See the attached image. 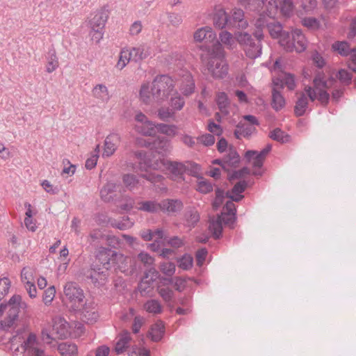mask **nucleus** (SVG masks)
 <instances>
[{"mask_svg":"<svg viewBox=\"0 0 356 356\" xmlns=\"http://www.w3.org/2000/svg\"><path fill=\"white\" fill-rule=\"evenodd\" d=\"M337 76L342 83L346 86L350 84L353 79L352 74L344 69L340 70Z\"/></svg>","mask_w":356,"mask_h":356,"instance_id":"nucleus-63","label":"nucleus"},{"mask_svg":"<svg viewBox=\"0 0 356 356\" xmlns=\"http://www.w3.org/2000/svg\"><path fill=\"white\" fill-rule=\"evenodd\" d=\"M64 294L66 298L72 304V307L74 311L83 302L85 296L83 291L79 284L74 282L66 283L64 286Z\"/></svg>","mask_w":356,"mask_h":356,"instance_id":"nucleus-10","label":"nucleus"},{"mask_svg":"<svg viewBox=\"0 0 356 356\" xmlns=\"http://www.w3.org/2000/svg\"><path fill=\"white\" fill-rule=\"evenodd\" d=\"M175 83L167 74L157 75L153 80L152 86V99L158 103L167 100L175 90Z\"/></svg>","mask_w":356,"mask_h":356,"instance_id":"nucleus-8","label":"nucleus"},{"mask_svg":"<svg viewBox=\"0 0 356 356\" xmlns=\"http://www.w3.org/2000/svg\"><path fill=\"white\" fill-rule=\"evenodd\" d=\"M120 141V136L118 134L112 133L109 134L104 140L103 156L109 157L113 155L116 151Z\"/></svg>","mask_w":356,"mask_h":356,"instance_id":"nucleus-21","label":"nucleus"},{"mask_svg":"<svg viewBox=\"0 0 356 356\" xmlns=\"http://www.w3.org/2000/svg\"><path fill=\"white\" fill-rule=\"evenodd\" d=\"M269 137L273 140L278 141L281 143H286L289 141V136L279 128H276L270 131Z\"/></svg>","mask_w":356,"mask_h":356,"instance_id":"nucleus-48","label":"nucleus"},{"mask_svg":"<svg viewBox=\"0 0 356 356\" xmlns=\"http://www.w3.org/2000/svg\"><path fill=\"white\" fill-rule=\"evenodd\" d=\"M110 269H106L104 266L99 264H96L94 268L91 269L88 278L96 286H102L104 285L109 275Z\"/></svg>","mask_w":356,"mask_h":356,"instance_id":"nucleus-12","label":"nucleus"},{"mask_svg":"<svg viewBox=\"0 0 356 356\" xmlns=\"http://www.w3.org/2000/svg\"><path fill=\"white\" fill-rule=\"evenodd\" d=\"M143 309L147 312L153 315L160 314L163 312V307L158 300L150 299L143 305Z\"/></svg>","mask_w":356,"mask_h":356,"instance_id":"nucleus-33","label":"nucleus"},{"mask_svg":"<svg viewBox=\"0 0 356 356\" xmlns=\"http://www.w3.org/2000/svg\"><path fill=\"white\" fill-rule=\"evenodd\" d=\"M216 103L222 115H227L229 114L228 107L229 105V101L225 92H220L217 94Z\"/></svg>","mask_w":356,"mask_h":356,"instance_id":"nucleus-34","label":"nucleus"},{"mask_svg":"<svg viewBox=\"0 0 356 356\" xmlns=\"http://www.w3.org/2000/svg\"><path fill=\"white\" fill-rule=\"evenodd\" d=\"M218 218L221 221V223L233 228L234 224L236 221V215L228 214L226 212H222L218 216Z\"/></svg>","mask_w":356,"mask_h":356,"instance_id":"nucleus-58","label":"nucleus"},{"mask_svg":"<svg viewBox=\"0 0 356 356\" xmlns=\"http://www.w3.org/2000/svg\"><path fill=\"white\" fill-rule=\"evenodd\" d=\"M47 72L51 73L58 67V60L54 49L49 51L47 56Z\"/></svg>","mask_w":356,"mask_h":356,"instance_id":"nucleus-41","label":"nucleus"},{"mask_svg":"<svg viewBox=\"0 0 356 356\" xmlns=\"http://www.w3.org/2000/svg\"><path fill=\"white\" fill-rule=\"evenodd\" d=\"M271 149L272 145L267 144L266 147L264 149H262L260 152H257L255 150H248L245 154V157L248 161H250L252 158L254 156V154H258L265 160L266 156L269 154Z\"/></svg>","mask_w":356,"mask_h":356,"instance_id":"nucleus-49","label":"nucleus"},{"mask_svg":"<svg viewBox=\"0 0 356 356\" xmlns=\"http://www.w3.org/2000/svg\"><path fill=\"white\" fill-rule=\"evenodd\" d=\"M177 264L180 268L188 270L193 267V258L191 254H185L177 260Z\"/></svg>","mask_w":356,"mask_h":356,"instance_id":"nucleus-50","label":"nucleus"},{"mask_svg":"<svg viewBox=\"0 0 356 356\" xmlns=\"http://www.w3.org/2000/svg\"><path fill=\"white\" fill-rule=\"evenodd\" d=\"M248 26L244 17V12L241 8H234L229 15L228 28L246 29Z\"/></svg>","mask_w":356,"mask_h":356,"instance_id":"nucleus-15","label":"nucleus"},{"mask_svg":"<svg viewBox=\"0 0 356 356\" xmlns=\"http://www.w3.org/2000/svg\"><path fill=\"white\" fill-rule=\"evenodd\" d=\"M122 181L125 186L129 190L132 191L137 188L139 184V180L137 177L132 174H125L122 177Z\"/></svg>","mask_w":356,"mask_h":356,"instance_id":"nucleus-47","label":"nucleus"},{"mask_svg":"<svg viewBox=\"0 0 356 356\" xmlns=\"http://www.w3.org/2000/svg\"><path fill=\"white\" fill-rule=\"evenodd\" d=\"M11 282L8 277L0 279V300H1L8 293Z\"/></svg>","mask_w":356,"mask_h":356,"instance_id":"nucleus-61","label":"nucleus"},{"mask_svg":"<svg viewBox=\"0 0 356 356\" xmlns=\"http://www.w3.org/2000/svg\"><path fill=\"white\" fill-rule=\"evenodd\" d=\"M184 225L188 227H194L200 220L198 212L195 209L188 210L184 214Z\"/></svg>","mask_w":356,"mask_h":356,"instance_id":"nucleus-39","label":"nucleus"},{"mask_svg":"<svg viewBox=\"0 0 356 356\" xmlns=\"http://www.w3.org/2000/svg\"><path fill=\"white\" fill-rule=\"evenodd\" d=\"M21 355L24 353L26 356H42L43 350L39 347V343L35 334L30 333L21 346Z\"/></svg>","mask_w":356,"mask_h":356,"instance_id":"nucleus-11","label":"nucleus"},{"mask_svg":"<svg viewBox=\"0 0 356 356\" xmlns=\"http://www.w3.org/2000/svg\"><path fill=\"white\" fill-rule=\"evenodd\" d=\"M165 327L162 321L155 323L151 328L150 335L154 341H160L164 334Z\"/></svg>","mask_w":356,"mask_h":356,"instance_id":"nucleus-40","label":"nucleus"},{"mask_svg":"<svg viewBox=\"0 0 356 356\" xmlns=\"http://www.w3.org/2000/svg\"><path fill=\"white\" fill-rule=\"evenodd\" d=\"M24 207L26 208L24 225L29 231L34 232L37 229V225L36 220L33 216L36 214V211L33 209L31 204L29 202H25Z\"/></svg>","mask_w":356,"mask_h":356,"instance_id":"nucleus-24","label":"nucleus"},{"mask_svg":"<svg viewBox=\"0 0 356 356\" xmlns=\"http://www.w3.org/2000/svg\"><path fill=\"white\" fill-rule=\"evenodd\" d=\"M221 43L225 44L229 49H234L236 47V42L232 34L227 31H222L219 34Z\"/></svg>","mask_w":356,"mask_h":356,"instance_id":"nucleus-43","label":"nucleus"},{"mask_svg":"<svg viewBox=\"0 0 356 356\" xmlns=\"http://www.w3.org/2000/svg\"><path fill=\"white\" fill-rule=\"evenodd\" d=\"M120 187V184L108 181L100 189L101 199L105 202H111L116 199L115 192Z\"/></svg>","mask_w":356,"mask_h":356,"instance_id":"nucleus-16","label":"nucleus"},{"mask_svg":"<svg viewBox=\"0 0 356 356\" xmlns=\"http://www.w3.org/2000/svg\"><path fill=\"white\" fill-rule=\"evenodd\" d=\"M81 316L83 321L88 323L92 324L96 322L99 318V314L95 304L92 302L86 303L81 311Z\"/></svg>","mask_w":356,"mask_h":356,"instance_id":"nucleus-22","label":"nucleus"},{"mask_svg":"<svg viewBox=\"0 0 356 356\" xmlns=\"http://www.w3.org/2000/svg\"><path fill=\"white\" fill-rule=\"evenodd\" d=\"M238 42L243 47L245 54L252 59L261 56L262 53L261 40L263 33L258 30L252 35L247 32H241L236 35Z\"/></svg>","mask_w":356,"mask_h":356,"instance_id":"nucleus-7","label":"nucleus"},{"mask_svg":"<svg viewBox=\"0 0 356 356\" xmlns=\"http://www.w3.org/2000/svg\"><path fill=\"white\" fill-rule=\"evenodd\" d=\"M160 270L167 276L171 277L175 273L176 266L173 262L163 261L159 266Z\"/></svg>","mask_w":356,"mask_h":356,"instance_id":"nucleus-55","label":"nucleus"},{"mask_svg":"<svg viewBox=\"0 0 356 356\" xmlns=\"http://www.w3.org/2000/svg\"><path fill=\"white\" fill-rule=\"evenodd\" d=\"M58 350L62 356H77L78 348L76 344L63 342L58 345Z\"/></svg>","mask_w":356,"mask_h":356,"instance_id":"nucleus-32","label":"nucleus"},{"mask_svg":"<svg viewBox=\"0 0 356 356\" xmlns=\"http://www.w3.org/2000/svg\"><path fill=\"white\" fill-rule=\"evenodd\" d=\"M255 130V128L252 125L248 124H238L234 131V134L237 139H240L242 137H249Z\"/></svg>","mask_w":356,"mask_h":356,"instance_id":"nucleus-37","label":"nucleus"},{"mask_svg":"<svg viewBox=\"0 0 356 356\" xmlns=\"http://www.w3.org/2000/svg\"><path fill=\"white\" fill-rule=\"evenodd\" d=\"M137 259L138 261L142 263L144 266L147 268L153 269L152 266L154 264V259L150 256L147 252H141L137 256Z\"/></svg>","mask_w":356,"mask_h":356,"instance_id":"nucleus-52","label":"nucleus"},{"mask_svg":"<svg viewBox=\"0 0 356 356\" xmlns=\"http://www.w3.org/2000/svg\"><path fill=\"white\" fill-rule=\"evenodd\" d=\"M151 149H154L161 155L167 154L171 149V143L165 137H158L152 143Z\"/></svg>","mask_w":356,"mask_h":356,"instance_id":"nucleus-26","label":"nucleus"},{"mask_svg":"<svg viewBox=\"0 0 356 356\" xmlns=\"http://www.w3.org/2000/svg\"><path fill=\"white\" fill-rule=\"evenodd\" d=\"M92 92L94 97L103 103L108 102L111 98L107 87L104 84L96 85Z\"/></svg>","mask_w":356,"mask_h":356,"instance_id":"nucleus-31","label":"nucleus"},{"mask_svg":"<svg viewBox=\"0 0 356 356\" xmlns=\"http://www.w3.org/2000/svg\"><path fill=\"white\" fill-rule=\"evenodd\" d=\"M197 140L204 146H211L215 143V138L210 134H205L197 138Z\"/></svg>","mask_w":356,"mask_h":356,"instance_id":"nucleus-64","label":"nucleus"},{"mask_svg":"<svg viewBox=\"0 0 356 356\" xmlns=\"http://www.w3.org/2000/svg\"><path fill=\"white\" fill-rule=\"evenodd\" d=\"M99 146L98 145L95 149V154H92L88 159H87L85 166L88 170H92L96 166L99 158Z\"/></svg>","mask_w":356,"mask_h":356,"instance_id":"nucleus-62","label":"nucleus"},{"mask_svg":"<svg viewBox=\"0 0 356 356\" xmlns=\"http://www.w3.org/2000/svg\"><path fill=\"white\" fill-rule=\"evenodd\" d=\"M166 167L170 171L172 178L177 181L184 179V175L188 169L187 164L178 161H168L166 163Z\"/></svg>","mask_w":356,"mask_h":356,"instance_id":"nucleus-17","label":"nucleus"},{"mask_svg":"<svg viewBox=\"0 0 356 356\" xmlns=\"http://www.w3.org/2000/svg\"><path fill=\"white\" fill-rule=\"evenodd\" d=\"M170 104L171 109L175 113L176 111H181L184 105L185 100L178 92H175L173 96L170 97Z\"/></svg>","mask_w":356,"mask_h":356,"instance_id":"nucleus-42","label":"nucleus"},{"mask_svg":"<svg viewBox=\"0 0 356 356\" xmlns=\"http://www.w3.org/2000/svg\"><path fill=\"white\" fill-rule=\"evenodd\" d=\"M206 68L208 73L216 79H223L228 74L229 65L225 59V51L218 41L213 43L209 51Z\"/></svg>","mask_w":356,"mask_h":356,"instance_id":"nucleus-4","label":"nucleus"},{"mask_svg":"<svg viewBox=\"0 0 356 356\" xmlns=\"http://www.w3.org/2000/svg\"><path fill=\"white\" fill-rule=\"evenodd\" d=\"M286 66L283 63L281 58L277 59L271 70L273 75V88L272 91V106L275 110L281 109L285 100L280 92L284 86L289 88V74L284 72Z\"/></svg>","mask_w":356,"mask_h":356,"instance_id":"nucleus-3","label":"nucleus"},{"mask_svg":"<svg viewBox=\"0 0 356 356\" xmlns=\"http://www.w3.org/2000/svg\"><path fill=\"white\" fill-rule=\"evenodd\" d=\"M132 60L139 62L147 58L151 54L150 47L147 44H143L130 49Z\"/></svg>","mask_w":356,"mask_h":356,"instance_id":"nucleus-25","label":"nucleus"},{"mask_svg":"<svg viewBox=\"0 0 356 356\" xmlns=\"http://www.w3.org/2000/svg\"><path fill=\"white\" fill-rule=\"evenodd\" d=\"M96 259L98 263L106 269L113 268L115 271H120L126 275L133 272L131 268V259L111 248L100 247L97 250Z\"/></svg>","mask_w":356,"mask_h":356,"instance_id":"nucleus-2","label":"nucleus"},{"mask_svg":"<svg viewBox=\"0 0 356 356\" xmlns=\"http://www.w3.org/2000/svg\"><path fill=\"white\" fill-rule=\"evenodd\" d=\"M53 332L58 339H66L71 334L70 323L61 316H56L53 318Z\"/></svg>","mask_w":356,"mask_h":356,"instance_id":"nucleus-14","label":"nucleus"},{"mask_svg":"<svg viewBox=\"0 0 356 356\" xmlns=\"http://www.w3.org/2000/svg\"><path fill=\"white\" fill-rule=\"evenodd\" d=\"M332 48L334 51H337L341 56H347L350 51L349 44L346 41H337L332 44Z\"/></svg>","mask_w":356,"mask_h":356,"instance_id":"nucleus-45","label":"nucleus"},{"mask_svg":"<svg viewBox=\"0 0 356 356\" xmlns=\"http://www.w3.org/2000/svg\"><path fill=\"white\" fill-rule=\"evenodd\" d=\"M336 82V79L332 76L326 79L323 72H316L313 79V87L306 86L305 91L307 95L302 93L298 97L294 107L295 115L302 116L305 114L308 106L307 97L312 102L318 99L322 106H326L329 103L330 95L325 89L332 87Z\"/></svg>","mask_w":356,"mask_h":356,"instance_id":"nucleus-1","label":"nucleus"},{"mask_svg":"<svg viewBox=\"0 0 356 356\" xmlns=\"http://www.w3.org/2000/svg\"><path fill=\"white\" fill-rule=\"evenodd\" d=\"M114 351L118 354H122L128 350L131 343V334L127 330H123L116 337Z\"/></svg>","mask_w":356,"mask_h":356,"instance_id":"nucleus-18","label":"nucleus"},{"mask_svg":"<svg viewBox=\"0 0 356 356\" xmlns=\"http://www.w3.org/2000/svg\"><path fill=\"white\" fill-rule=\"evenodd\" d=\"M27 305L22 300L19 295L13 296L6 304L0 305V317L6 313L5 317L1 321V329L8 331L11 328L15 327L19 317L20 309H25Z\"/></svg>","mask_w":356,"mask_h":356,"instance_id":"nucleus-5","label":"nucleus"},{"mask_svg":"<svg viewBox=\"0 0 356 356\" xmlns=\"http://www.w3.org/2000/svg\"><path fill=\"white\" fill-rule=\"evenodd\" d=\"M197 191L201 193H208L213 191V185L207 180L201 177L197 181Z\"/></svg>","mask_w":356,"mask_h":356,"instance_id":"nucleus-57","label":"nucleus"},{"mask_svg":"<svg viewBox=\"0 0 356 356\" xmlns=\"http://www.w3.org/2000/svg\"><path fill=\"white\" fill-rule=\"evenodd\" d=\"M195 85L192 75L184 72L179 80V89L185 96H189L195 91Z\"/></svg>","mask_w":356,"mask_h":356,"instance_id":"nucleus-19","label":"nucleus"},{"mask_svg":"<svg viewBox=\"0 0 356 356\" xmlns=\"http://www.w3.org/2000/svg\"><path fill=\"white\" fill-rule=\"evenodd\" d=\"M130 60H132V56L130 49L124 48L120 52L119 58L115 67L120 70H122L127 66Z\"/></svg>","mask_w":356,"mask_h":356,"instance_id":"nucleus-35","label":"nucleus"},{"mask_svg":"<svg viewBox=\"0 0 356 356\" xmlns=\"http://www.w3.org/2000/svg\"><path fill=\"white\" fill-rule=\"evenodd\" d=\"M156 130L170 137H173L177 134V126L175 124L158 123L156 124Z\"/></svg>","mask_w":356,"mask_h":356,"instance_id":"nucleus-38","label":"nucleus"},{"mask_svg":"<svg viewBox=\"0 0 356 356\" xmlns=\"http://www.w3.org/2000/svg\"><path fill=\"white\" fill-rule=\"evenodd\" d=\"M183 208L181 201L179 200H163L161 201V211L168 213L180 211Z\"/></svg>","mask_w":356,"mask_h":356,"instance_id":"nucleus-29","label":"nucleus"},{"mask_svg":"<svg viewBox=\"0 0 356 356\" xmlns=\"http://www.w3.org/2000/svg\"><path fill=\"white\" fill-rule=\"evenodd\" d=\"M157 291H158L159 296L166 302H170L174 296L173 291L168 287H160L159 286V287H158Z\"/></svg>","mask_w":356,"mask_h":356,"instance_id":"nucleus-59","label":"nucleus"},{"mask_svg":"<svg viewBox=\"0 0 356 356\" xmlns=\"http://www.w3.org/2000/svg\"><path fill=\"white\" fill-rule=\"evenodd\" d=\"M140 99L145 104H149L151 97H152V89L149 90V86L148 83H144L141 86L140 90Z\"/></svg>","mask_w":356,"mask_h":356,"instance_id":"nucleus-56","label":"nucleus"},{"mask_svg":"<svg viewBox=\"0 0 356 356\" xmlns=\"http://www.w3.org/2000/svg\"><path fill=\"white\" fill-rule=\"evenodd\" d=\"M175 113L168 107H161L157 111L158 118L163 121H168L169 119L174 118Z\"/></svg>","mask_w":356,"mask_h":356,"instance_id":"nucleus-54","label":"nucleus"},{"mask_svg":"<svg viewBox=\"0 0 356 356\" xmlns=\"http://www.w3.org/2000/svg\"><path fill=\"white\" fill-rule=\"evenodd\" d=\"M247 8L256 11L261 17L268 16L273 18L277 10L286 16H289V0H280L279 5L275 0H250Z\"/></svg>","mask_w":356,"mask_h":356,"instance_id":"nucleus-6","label":"nucleus"},{"mask_svg":"<svg viewBox=\"0 0 356 356\" xmlns=\"http://www.w3.org/2000/svg\"><path fill=\"white\" fill-rule=\"evenodd\" d=\"M209 230L213 233L215 238H219L221 236L222 231V224L221 221L217 218L209 223Z\"/></svg>","mask_w":356,"mask_h":356,"instance_id":"nucleus-51","label":"nucleus"},{"mask_svg":"<svg viewBox=\"0 0 356 356\" xmlns=\"http://www.w3.org/2000/svg\"><path fill=\"white\" fill-rule=\"evenodd\" d=\"M257 28H262L265 26H267L270 35L273 38L278 39V42L280 46L284 49L288 50L289 48V33L286 31H283L282 25L279 22H266L263 17H260L256 22Z\"/></svg>","mask_w":356,"mask_h":356,"instance_id":"nucleus-9","label":"nucleus"},{"mask_svg":"<svg viewBox=\"0 0 356 356\" xmlns=\"http://www.w3.org/2000/svg\"><path fill=\"white\" fill-rule=\"evenodd\" d=\"M136 131L144 136H152L156 133V124L152 121H149L140 124H136Z\"/></svg>","mask_w":356,"mask_h":356,"instance_id":"nucleus-36","label":"nucleus"},{"mask_svg":"<svg viewBox=\"0 0 356 356\" xmlns=\"http://www.w3.org/2000/svg\"><path fill=\"white\" fill-rule=\"evenodd\" d=\"M225 197V192L220 188H216V197L213 201L212 206L215 210H217L222 205Z\"/></svg>","mask_w":356,"mask_h":356,"instance_id":"nucleus-60","label":"nucleus"},{"mask_svg":"<svg viewBox=\"0 0 356 356\" xmlns=\"http://www.w3.org/2000/svg\"><path fill=\"white\" fill-rule=\"evenodd\" d=\"M158 275L159 273L155 269H149L145 272L138 285V291L141 296H147L152 292L154 288L153 283L158 277Z\"/></svg>","mask_w":356,"mask_h":356,"instance_id":"nucleus-13","label":"nucleus"},{"mask_svg":"<svg viewBox=\"0 0 356 356\" xmlns=\"http://www.w3.org/2000/svg\"><path fill=\"white\" fill-rule=\"evenodd\" d=\"M164 236L163 230L162 229L158 228L153 231V238L154 240V243L149 244L148 247L154 250L157 251L159 250V244L158 243L160 242Z\"/></svg>","mask_w":356,"mask_h":356,"instance_id":"nucleus-53","label":"nucleus"},{"mask_svg":"<svg viewBox=\"0 0 356 356\" xmlns=\"http://www.w3.org/2000/svg\"><path fill=\"white\" fill-rule=\"evenodd\" d=\"M240 161V156L237 152L230 148L229 149L228 154L224 157V163L226 164V166H236Z\"/></svg>","mask_w":356,"mask_h":356,"instance_id":"nucleus-44","label":"nucleus"},{"mask_svg":"<svg viewBox=\"0 0 356 356\" xmlns=\"http://www.w3.org/2000/svg\"><path fill=\"white\" fill-rule=\"evenodd\" d=\"M213 20L216 28L219 29H222L225 27L228 28L229 15L223 9H219L216 11Z\"/></svg>","mask_w":356,"mask_h":356,"instance_id":"nucleus-30","label":"nucleus"},{"mask_svg":"<svg viewBox=\"0 0 356 356\" xmlns=\"http://www.w3.org/2000/svg\"><path fill=\"white\" fill-rule=\"evenodd\" d=\"M108 17V12L106 10H100L97 11L94 17L90 20V28L104 29Z\"/></svg>","mask_w":356,"mask_h":356,"instance_id":"nucleus-27","label":"nucleus"},{"mask_svg":"<svg viewBox=\"0 0 356 356\" xmlns=\"http://www.w3.org/2000/svg\"><path fill=\"white\" fill-rule=\"evenodd\" d=\"M137 209L141 211L156 213L161 211V202L146 200L138 202Z\"/></svg>","mask_w":356,"mask_h":356,"instance_id":"nucleus-28","label":"nucleus"},{"mask_svg":"<svg viewBox=\"0 0 356 356\" xmlns=\"http://www.w3.org/2000/svg\"><path fill=\"white\" fill-rule=\"evenodd\" d=\"M195 42H204L206 44L216 42V34L209 26H204L198 29L193 35Z\"/></svg>","mask_w":356,"mask_h":356,"instance_id":"nucleus-20","label":"nucleus"},{"mask_svg":"<svg viewBox=\"0 0 356 356\" xmlns=\"http://www.w3.org/2000/svg\"><path fill=\"white\" fill-rule=\"evenodd\" d=\"M293 43L291 44V51L294 49L296 52L300 53L306 49V39L302 31L295 29L291 31Z\"/></svg>","mask_w":356,"mask_h":356,"instance_id":"nucleus-23","label":"nucleus"},{"mask_svg":"<svg viewBox=\"0 0 356 356\" xmlns=\"http://www.w3.org/2000/svg\"><path fill=\"white\" fill-rule=\"evenodd\" d=\"M250 161H252V167L254 168L252 174L255 176H261L263 174V165L264 159L259 155L254 154V156Z\"/></svg>","mask_w":356,"mask_h":356,"instance_id":"nucleus-46","label":"nucleus"}]
</instances>
